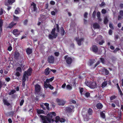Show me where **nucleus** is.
<instances>
[{
	"instance_id": "nucleus-1",
	"label": "nucleus",
	"mask_w": 123,
	"mask_h": 123,
	"mask_svg": "<svg viewBox=\"0 0 123 123\" xmlns=\"http://www.w3.org/2000/svg\"><path fill=\"white\" fill-rule=\"evenodd\" d=\"M56 115V113L54 112H49L47 116L40 115V117L41 118L43 123H50L51 122H53L55 119L53 118Z\"/></svg>"
},
{
	"instance_id": "nucleus-2",
	"label": "nucleus",
	"mask_w": 123,
	"mask_h": 123,
	"mask_svg": "<svg viewBox=\"0 0 123 123\" xmlns=\"http://www.w3.org/2000/svg\"><path fill=\"white\" fill-rule=\"evenodd\" d=\"M13 56L14 58L19 62H21L23 60V55H20L19 53L17 51H16L14 52Z\"/></svg>"
},
{
	"instance_id": "nucleus-3",
	"label": "nucleus",
	"mask_w": 123,
	"mask_h": 123,
	"mask_svg": "<svg viewBox=\"0 0 123 123\" xmlns=\"http://www.w3.org/2000/svg\"><path fill=\"white\" fill-rule=\"evenodd\" d=\"M56 29L54 28L52 30L51 34H49L48 36L50 40H53L56 38L57 36V33L55 32Z\"/></svg>"
},
{
	"instance_id": "nucleus-4",
	"label": "nucleus",
	"mask_w": 123,
	"mask_h": 123,
	"mask_svg": "<svg viewBox=\"0 0 123 123\" xmlns=\"http://www.w3.org/2000/svg\"><path fill=\"white\" fill-rule=\"evenodd\" d=\"M65 111L66 112L68 113H70L74 112V107L73 105H70L65 108Z\"/></svg>"
},
{
	"instance_id": "nucleus-5",
	"label": "nucleus",
	"mask_w": 123,
	"mask_h": 123,
	"mask_svg": "<svg viewBox=\"0 0 123 123\" xmlns=\"http://www.w3.org/2000/svg\"><path fill=\"white\" fill-rule=\"evenodd\" d=\"M85 83L87 86L91 88H94L96 87V84L95 82L91 81L88 82L87 81H86Z\"/></svg>"
},
{
	"instance_id": "nucleus-6",
	"label": "nucleus",
	"mask_w": 123,
	"mask_h": 123,
	"mask_svg": "<svg viewBox=\"0 0 123 123\" xmlns=\"http://www.w3.org/2000/svg\"><path fill=\"white\" fill-rule=\"evenodd\" d=\"M64 58L66 60V62L68 65H70L72 62L73 59L70 57H68V55H66L64 57Z\"/></svg>"
},
{
	"instance_id": "nucleus-7",
	"label": "nucleus",
	"mask_w": 123,
	"mask_h": 123,
	"mask_svg": "<svg viewBox=\"0 0 123 123\" xmlns=\"http://www.w3.org/2000/svg\"><path fill=\"white\" fill-rule=\"evenodd\" d=\"M90 50L96 53L98 51V49L96 45H94L90 48Z\"/></svg>"
},
{
	"instance_id": "nucleus-8",
	"label": "nucleus",
	"mask_w": 123,
	"mask_h": 123,
	"mask_svg": "<svg viewBox=\"0 0 123 123\" xmlns=\"http://www.w3.org/2000/svg\"><path fill=\"white\" fill-rule=\"evenodd\" d=\"M54 57L53 56L51 55L48 57L47 61L49 63H53L54 62Z\"/></svg>"
},
{
	"instance_id": "nucleus-9",
	"label": "nucleus",
	"mask_w": 123,
	"mask_h": 123,
	"mask_svg": "<svg viewBox=\"0 0 123 123\" xmlns=\"http://www.w3.org/2000/svg\"><path fill=\"white\" fill-rule=\"evenodd\" d=\"M31 6L32 12H36L37 8L36 4L34 2H32L31 4Z\"/></svg>"
},
{
	"instance_id": "nucleus-10",
	"label": "nucleus",
	"mask_w": 123,
	"mask_h": 123,
	"mask_svg": "<svg viewBox=\"0 0 123 123\" xmlns=\"http://www.w3.org/2000/svg\"><path fill=\"white\" fill-rule=\"evenodd\" d=\"M20 32L19 31L18 29H15L13 30L12 31V33L15 37H18L20 34Z\"/></svg>"
},
{
	"instance_id": "nucleus-11",
	"label": "nucleus",
	"mask_w": 123,
	"mask_h": 123,
	"mask_svg": "<svg viewBox=\"0 0 123 123\" xmlns=\"http://www.w3.org/2000/svg\"><path fill=\"white\" fill-rule=\"evenodd\" d=\"M75 40L77 43L78 45L80 46L81 45V43L84 40V38L83 37L81 38L80 39H79L77 37H76L75 38Z\"/></svg>"
},
{
	"instance_id": "nucleus-12",
	"label": "nucleus",
	"mask_w": 123,
	"mask_h": 123,
	"mask_svg": "<svg viewBox=\"0 0 123 123\" xmlns=\"http://www.w3.org/2000/svg\"><path fill=\"white\" fill-rule=\"evenodd\" d=\"M56 100L59 105H63L65 103V102L62 100H61L57 98L56 99Z\"/></svg>"
},
{
	"instance_id": "nucleus-13",
	"label": "nucleus",
	"mask_w": 123,
	"mask_h": 123,
	"mask_svg": "<svg viewBox=\"0 0 123 123\" xmlns=\"http://www.w3.org/2000/svg\"><path fill=\"white\" fill-rule=\"evenodd\" d=\"M44 87V88H49L51 90H53L54 88L53 86H52L51 85H50V84H48L45 82V83Z\"/></svg>"
},
{
	"instance_id": "nucleus-14",
	"label": "nucleus",
	"mask_w": 123,
	"mask_h": 123,
	"mask_svg": "<svg viewBox=\"0 0 123 123\" xmlns=\"http://www.w3.org/2000/svg\"><path fill=\"white\" fill-rule=\"evenodd\" d=\"M35 91L36 92L38 93L40 92L41 89V87L39 85L37 84L35 86Z\"/></svg>"
},
{
	"instance_id": "nucleus-15",
	"label": "nucleus",
	"mask_w": 123,
	"mask_h": 123,
	"mask_svg": "<svg viewBox=\"0 0 123 123\" xmlns=\"http://www.w3.org/2000/svg\"><path fill=\"white\" fill-rule=\"evenodd\" d=\"M32 72L31 68L29 69L27 71H25L24 74H25L26 75H27L28 76H31V75Z\"/></svg>"
},
{
	"instance_id": "nucleus-16",
	"label": "nucleus",
	"mask_w": 123,
	"mask_h": 123,
	"mask_svg": "<svg viewBox=\"0 0 123 123\" xmlns=\"http://www.w3.org/2000/svg\"><path fill=\"white\" fill-rule=\"evenodd\" d=\"M16 25V23L12 21L9 24V25L7 27V28L11 29L15 25Z\"/></svg>"
},
{
	"instance_id": "nucleus-17",
	"label": "nucleus",
	"mask_w": 123,
	"mask_h": 123,
	"mask_svg": "<svg viewBox=\"0 0 123 123\" xmlns=\"http://www.w3.org/2000/svg\"><path fill=\"white\" fill-rule=\"evenodd\" d=\"M26 51L27 54L29 55L32 53V49L30 48H28L26 49Z\"/></svg>"
},
{
	"instance_id": "nucleus-18",
	"label": "nucleus",
	"mask_w": 123,
	"mask_h": 123,
	"mask_svg": "<svg viewBox=\"0 0 123 123\" xmlns=\"http://www.w3.org/2000/svg\"><path fill=\"white\" fill-rule=\"evenodd\" d=\"M96 107L98 109L100 110L103 108V106L101 103H99L96 104Z\"/></svg>"
},
{
	"instance_id": "nucleus-19",
	"label": "nucleus",
	"mask_w": 123,
	"mask_h": 123,
	"mask_svg": "<svg viewBox=\"0 0 123 123\" xmlns=\"http://www.w3.org/2000/svg\"><path fill=\"white\" fill-rule=\"evenodd\" d=\"M60 32L62 36H63L66 33L65 30L63 27H61L60 28Z\"/></svg>"
},
{
	"instance_id": "nucleus-20",
	"label": "nucleus",
	"mask_w": 123,
	"mask_h": 123,
	"mask_svg": "<svg viewBox=\"0 0 123 123\" xmlns=\"http://www.w3.org/2000/svg\"><path fill=\"white\" fill-rule=\"evenodd\" d=\"M3 102L5 105L7 106H9L10 105V104L8 102L7 100L5 99H3Z\"/></svg>"
},
{
	"instance_id": "nucleus-21",
	"label": "nucleus",
	"mask_w": 123,
	"mask_h": 123,
	"mask_svg": "<svg viewBox=\"0 0 123 123\" xmlns=\"http://www.w3.org/2000/svg\"><path fill=\"white\" fill-rule=\"evenodd\" d=\"M49 70V68L48 67L47 68L45 69L44 73L46 75H47L49 74L50 72Z\"/></svg>"
},
{
	"instance_id": "nucleus-22",
	"label": "nucleus",
	"mask_w": 123,
	"mask_h": 123,
	"mask_svg": "<svg viewBox=\"0 0 123 123\" xmlns=\"http://www.w3.org/2000/svg\"><path fill=\"white\" fill-rule=\"evenodd\" d=\"M93 27L94 28L99 29L100 28V26L98 23H95L93 24Z\"/></svg>"
},
{
	"instance_id": "nucleus-23",
	"label": "nucleus",
	"mask_w": 123,
	"mask_h": 123,
	"mask_svg": "<svg viewBox=\"0 0 123 123\" xmlns=\"http://www.w3.org/2000/svg\"><path fill=\"white\" fill-rule=\"evenodd\" d=\"M87 113L89 115H92L93 111L91 109L89 108L88 109L87 111Z\"/></svg>"
},
{
	"instance_id": "nucleus-24",
	"label": "nucleus",
	"mask_w": 123,
	"mask_h": 123,
	"mask_svg": "<svg viewBox=\"0 0 123 123\" xmlns=\"http://www.w3.org/2000/svg\"><path fill=\"white\" fill-rule=\"evenodd\" d=\"M84 121H87L90 119L89 117L87 115H86L84 116Z\"/></svg>"
},
{
	"instance_id": "nucleus-25",
	"label": "nucleus",
	"mask_w": 123,
	"mask_h": 123,
	"mask_svg": "<svg viewBox=\"0 0 123 123\" xmlns=\"http://www.w3.org/2000/svg\"><path fill=\"white\" fill-rule=\"evenodd\" d=\"M26 78H28L27 76L25 74H24L23 75L22 81H26Z\"/></svg>"
},
{
	"instance_id": "nucleus-26",
	"label": "nucleus",
	"mask_w": 123,
	"mask_h": 123,
	"mask_svg": "<svg viewBox=\"0 0 123 123\" xmlns=\"http://www.w3.org/2000/svg\"><path fill=\"white\" fill-rule=\"evenodd\" d=\"M107 82L106 81H104L102 82L101 87L103 88H104L107 85Z\"/></svg>"
},
{
	"instance_id": "nucleus-27",
	"label": "nucleus",
	"mask_w": 123,
	"mask_h": 123,
	"mask_svg": "<svg viewBox=\"0 0 123 123\" xmlns=\"http://www.w3.org/2000/svg\"><path fill=\"white\" fill-rule=\"evenodd\" d=\"M37 113L38 114H44V111L43 110L37 109Z\"/></svg>"
},
{
	"instance_id": "nucleus-28",
	"label": "nucleus",
	"mask_w": 123,
	"mask_h": 123,
	"mask_svg": "<svg viewBox=\"0 0 123 123\" xmlns=\"http://www.w3.org/2000/svg\"><path fill=\"white\" fill-rule=\"evenodd\" d=\"M55 121L56 123L58 122L59 121L60 117L58 116H56L55 118Z\"/></svg>"
},
{
	"instance_id": "nucleus-29",
	"label": "nucleus",
	"mask_w": 123,
	"mask_h": 123,
	"mask_svg": "<svg viewBox=\"0 0 123 123\" xmlns=\"http://www.w3.org/2000/svg\"><path fill=\"white\" fill-rule=\"evenodd\" d=\"M15 0H8V2L9 5H11L15 2Z\"/></svg>"
},
{
	"instance_id": "nucleus-30",
	"label": "nucleus",
	"mask_w": 123,
	"mask_h": 123,
	"mask_svg": "<svg viewBox=\"0 0 123 123\" xmlns=\"http://www.w3.org/2000/svg\"><path fill=\"white\" fill-rule=\"evenodd\" d=\"M95 61L94 59H91L90 60L89 63L90 66H92L94 63Z\"/></svg>"
},
{
	"instance_id": "nucleus-31",
	"label": "nucleus",
	"mask_w": 123,
	"mask_h": 123,
	"mask_svg": "<svg viewBox=\"0 0 123 123\" xmlns=\"http://www.w3.org/2000/svg\"><path fill=\"white\" fill-rule=\"evenodd\" d=\"M100 115L101 117L103 119L105 118V114L102 111L100 113Z\"/></svg>"
},
{
	"instance_id": "nucleus-32",
	"label": "nucleus",
	"mask_w": 123,
	"mask_h": 123,
	"mask_svg": "<svg viewBox=\"0 0 123 123\" xmlns=\"http://www.w3.org/2000/svg\"><path fill=\"white\" fill-rule=\"evenodd\" d=\"M44 106H45L48 111L49 110V104L48 103H45L44 104Z\"/></svg>"
},
{
	"instance_id": "nucleus-33",
	"label": "nucleus",
	"mask_w": 123,
	"mask_h": 123,
	"mask_svg": "<svg viewBox=\"0 0 123 123\" xmlns=\"http://www.w3.org/2000/svg\"><path fill=\"white\" fill-rule=\"evenodd\" d=\"M108 22V20L106 17H105L104 18V24L106 25Z\"/></svg>"
},
{
	"instance_id": "nucleus-34",
	"label": "nucleus",
	"mask_w": 123,
	"mask_h": 123,
	"mask_svg": "<svg viewBox=\"0 0 123 123\" xmlns=\"http://www.w3.org/2000/svg\"><path fill=\"white\" fill-rule=\"evenodd\" d=\"M13 20L15 21H18L19 19V18L18 17H17L14 15H13Z\"/></svg>"
},
{
	"instance_id": "nucleus-35",
	"label": "nucleus",
	"mask_w": 123,
	"mask_h": 123,
	"mask_svg": "<svg viewBox=\"0 0 123 123\" xmlns=\"http://www.w3.org/2000/svg\"><path fill=\"white\" fill-rule=\"evenodd\" d=\"M117 97V96L115 95H113L111 96L110 98V100H112L115 99Z\"/></svg>"
},
{
	"instance_id": "nucleus-36",
	"label": "nucleus",
	"mask_w": 123,
	"mask_h": 123,
	"mask_svg": "<svg viewBox=\"0 0 123 123\" xmlns=\"http://www.w3.org/2000/svg\"><path fill=\"white\" fill-rule=\"evenodd\" d=\"M15 92L16 91L15 90H12L9 93V95H11L12 94L13 95Z\"/></svg>"
},
{
	"instance_id": "nucleus-37",
	"label": "nucleus",
	"mask_w": 123,
	"mask_h": 123,
	"mask_svg": "<svg viewBox=\"0 0 123 123\" xmlns=\"http://www.w3.org/2000/svg\"><path fill=\"white\" fill-rule=\"evenodd\" d=\"M66 88L67 89L69 90H71L72 89V87L70 85H68L66 86Z\"/></svg>"
},
{
	"instance_id": "nucleus-38",
	"label": "nucleus",
	"mask_w": 123,
	"mask_h": 123,
	"mask_svg": "<svg viewBox=\"0 0 123 123\" xmlns=\"http://www.w3.org/2000/svg\"><path fill=\"white\" fill-rule=\"evenodd\" d=\"M100 60L101 61V62L102 64H104L105 62V61L104 59L102 58H100Z\"/></svg>"
},
{
	"instance_id": "nucleus-39",
	"label": "nucleus",
	"mask_w": 123,
	"mask_h": 123,
	"mask_svg": "<svg viewBox=\"0 0 123 123\" xmlns=\"http://www.w3.org/2000/svg\"><path fill=\"white\" fill-rule=\"evenodd\" d=\"M16 71H19L20 72H21L22 69L20 67H17L16 69Z\"/></svg>"
},
{
	"instance_id": "nucleus-40",
	"label": "nucleus",
	"mask_w": 123,
	"mask_h": 123,
	"mask_svg": "<svg viewBox=\"0 0 123 123\" xmlns=\"http://www.w3.org/2000/svg\"><path fill=\"white\" fill-rule=\"evenodd\" d=\"M56 28L57 30V31L58 32H60V28L59 25L57 24H56Z\"/></svg>"
},
{
	"instance_id": "nucleus-41",
	"label": "nucleus",
	"mask_w": 123,
	"mask_h": 123,
	"mask_svg": "<svg viewBox=\"0 0 123 123\" xmlns=\"http://www.w3.org/2000/svg\"><path fill=\"white\" fill-rule=\"evenodd\" d=\"M24 100L23 99H22L20 103V106H21L23 105L24 103Z\"/></svg>"
},
{
	"instance_id": "nucleus-42",
	"label": "nucleus",
	"mask_w": 123,
	"mask_h": 123,
	"mask_svg": "<svg viewBox=\"0 0 123 123\" xmlns=\"http://www.w3.org/2000/svg\"><path fill=\"white\" fill-rule=\"evenodd\" d=\"M90 95V93L88 92H86L85 93V96L87 98H88Z\"/></svg>"
},
{
	"instance_id": "nucleus-43",
	"label": "nucleus",
	"mask_w": 123,
	"mask_h": 123,
	"mask_svg": "<svg viewBox=\"0 0 123 123\" xmlns=\"http://www.w3.org/2000/svg\"><path fill=\"white\" fill-rule=\"evenodd\" d=\"M3 24V20L2 19H0V27H2Z\"/></svg>"
},
{
	"instance_id": "nucleus-44",
	"label": "nucleus",
	"mask_w": 123,
	"mask_h": 123,
	"mask_svg": "<svg viewBox=\"0 0 123 123\" xmlns=\"http://www.w3.org/2000/svg\"><path fill=\"white\" fill-rule=\"evenodd\" d=\"M12 47L11 45L9 46L7 49V50L9 51H10L12 50Z\"/></svg>"
},
{
	"instance_id": "nucleus-45",
	"label": "nucleus",
	"mask_w": 123,
	"mask_h": 123,
	"mask_svg": "<svg viewBox=\"0 0 123 123\" xmlns=\"http://www.w3.org/2000/svg\"><path fill=\"white\" fill-rule=\"evenodd\" d=\"M50 82V81H49V79H47L46 80V81H44V84H45V82L46 83H47H47H49Z\"/></svg>"
},
{
	"instance_id": "nucleus-46",
	"label": "nucleus",
	"mask_w": 123,
	"mask_h": 123,
	"mask_svg": "<svg viewBox=\"0 0 123 123\" xmlns=\"http://www.w3.org/2000/svg\"><path fill=\"white\" fill-rule=\"evenodd\" d=\"M109 26L110 28L111 29H112L113 30L114 29V28L113 27L112 24L110 23L109 24Z\"/></svg>"
},
{
	"instance_id": "nucleus-47",
	"label": "nucleus",
	"mask_w": 123,
	"mask_h": 123,
	"mask_svg": "<svg viewBox=\"0 0 123 123\" xmlns=\"http://www.w3.org/2000/svg\"><path fill=\"white\" fill-rule=\"evenodd\" d=\"M101 12L103 14H105L106 13V11L104 9H103L102 10Z\"/></svg>"
},
{
	"instance_id": "nucleus-48",
	"label": "nucleus",
	"mask_w": 123,
	"mask_h": 123,
	"mask_svg": "<svg viewBox=\"0 0 123 123\" xmlns=\"http://www.w3.org/2000/svg\"><path fill=\"white\" fill-rule=\"evenodd\" d=\"M12 98L13 99H15L17 97V95L16 94L12 95Z\"/></svg>"
},
{
	"instance_id": "nucleus-49",
	"label": "nucleus",
	"mask_w": 123,
	"mask_h": 123,
	"mask_svg": "<svg viewBox=\"0 0 123 123\" xmlns=\"http://www.w3.org/2000/svg\"><path fill=\"white\" fill-rule=\"evenodd\" d=\"M40 106L43 110H45L46 109V107L45 106L43 105H41Z\"/></svg>"
},
{
	"instance_id": "nucleus-50",
	"label": "nucleus",
	"mask_w": 123,
	"mask_h": 123,
	"mask_svg": "<svg viewBox=\"0 0 123 123\" xmlns=\"http://www.w3.org/2000/svg\"><path fill=\"white\" fill-rule=\"evenodd\" d=\"M28 22V20L27 19H25L24 22H23V24L24 25H27Z\"/></svg>"
},
{
	"instance_id": "nucleus-51",
	"label": "nucleus",
	"mask_w": 123,
	"mask_h": 123,
	"mask_svg": "<svg viewBox=\"0 0 123 123\" xmlns=\"http://www.w3.org/2000/svg\"><path fill=\"white\" fill-rule=\"evenodd\" d=\"M105 72L106 75H108L109 74V71L106 69H105Z\"/></svg>"
},
{
	"instance_id": "nucleus-52",
	"label": "nucleus",
	"mask_w": 123,
	"mask_h": 123,
	"mask_svg": "<svg viewBox=\"0 0 123 123\" xmlns=\"http://www.w3.org/2000/svg\"><path fill=\"white\" fill-rule=\"evenodd\" d=\"M96 14V12L95 11H94L92 14V16L93 18H95V15Z\"/></svg>"
},
{
	"instance_id": "nucleus-53",
	"label": "nucleus",
	"mask_w": 123,
	"mask_h": 123,
	"mask_svg": "<svg viewBox=\"0 0 123 123\" xmlns=\"http://www.w3.org/2000/svg\"><path fill=\"white\" fill-rule=\"evenodd\" d=\"M104 43H105L104 41L103 40H101V42H99L98 43L100 45H102Z\"/></svg>"
},
{
	"instance_id": "nucleus-54",
	"label": "nucleus",
	"mask_w": 123,
	"mask_h": 123,
	"mask_svg": "<svg viewBox=\"0 0 123 123\" xmlns=\"http://www.w3.org/2000/svg\"><path fill=\"white\" fill-rule=\"evenodd\" d=\"M119 36L117 35H116L114 36V39L115 40L118 39L119 38Z\"/></svg>"
},
{
	"instance_id": "nucleus-55",
	"label": "nucleus",
	"mask_w": 123,
	"mask_h": 123,
	"mask_svg": "<svg viewBox=\"0 0 123 123\" xmlns=\"http://www.w3.org/2000/svg\"><path fill=\"white\" fill-rule=\"evenodd\" d=\"M119 92L120 94V95L122 96L123 95V94L121 91L120 89H118Z\"/></svg>"
},
{
	"instance_id": "nucleus-56",
	"label": "nucleus",
	"mask_w": 123,
	"mask_h": 123,
	"mask_svg": "<svg viewBox=\"0 0 123 123\" xmlns=\"http://www.w3.org/2000/svg\"><path fill=\"white\" fill-rule=\"evenodd\" d=\"M54 54L55 56H58L59 55V53L58 52H55L54 53Z\"/></svg>"
},
{
	"instance_id": "nucleus-57",
	"label": "nucleus",
	"mask_w": 123,
	"mask_h": 123,
	"mask_svg": "<svg viewBox=\"0 0 123 123\" xmlns=\"http://www.w3.org/2000/svg\"><path fill=\"white\" fill-rule=\"evenodd\" d=\"M15 75L18 77H19L20 76V74L19 72H16L15 74Z\"/></svg>"
},
{
	"instance_id": "nucleus-58",
	"label": "nucleus",
	"mask_w": 123,
	"mask_h": 123,
	"mask_svg": "<svg viewBox=\"0 0 123 123\" xmlns=\"http://www.w3.org/2000/svg\"><path fill=\"white\" fill-rule=\"evenodd\" d=\"M3 13V10L2 8H1L0 11V15H2Z\"/></svg>"
},
{
	"instance_id": "nucleus-59",
	"label": "nucleus",
	"mask_w": 123,
	"mask_h": 123,
	"mask_svg": "<svg viewBox=\"0 0 123 123\" xmlns=\"http://www.w3.org/2000/svg\"><path fill=\"white\" fill-rule=\"evenodd\" d=\"M50 4L52 5H54L55 4V2L51 0L50 2Z\"/></svg>"
},
{
	"instance_id": "nucleus-60",
	"label": "nucleus",
	"mask_w": 123,
	"mask_h": 123,
	"mask_svg": "<svg viewBox=\"0 0 123 123\" xmlns=\"http://www.w3.org/2000/svg\"><path fill=\"white\" fill-rule=\"evenodd\" d=\"M5 80L7 82H9L10 80V78L8 77L5 78Z\"/></svg>"
},
{
	"instance_id": "nucleus-61",
	"label": "nucleus",
	"mask_w": 123,
	"mask_h": 123,
	"mask_svg": "<svg viewBox=\"0 0 123 123\" xmlns=\"http://www.w3.org/2000/svg\"><path fill=\"white\" fill-rule=\"evenodd\" d=\"M59 121L61 123L63 122H64L65 120L63 118H60Z\"/></svg>"
},
{
	"instance_id": "nucleus-62",
	"label": "nucleus",
	"mask_w": 123,
	"mask_h": 123,
	"mask_svg": "<svg viewBox=\"0 0 123 123\" xmlns=\"http://www.w3.org/2000/svg\"><path fill=\"white\" fill-rule=\"evenodd\" d=\"M100 63V62L99 61H98L95 64L94 67L95 68Z\"/></svg>"
},
{
	"instance_id": "nucleus-63",
	"label": "nucleus",
	"mask_w": 123,
	"mask_h": 123,
	"mask_svg": "<svg viewBox=\"0 0 123 123\" xmlns=\"http://www.w3.org/2000/svg\"><path fill=\"white\" fill-rule=\"evenodd\" d=\"M88 13L87 12H85L84 14V17L85 18H87V15Z\"/></svg>"
},
{
	"instance_id": "nucleus-64",
	"label": "nucleus",
	"mask_w": 123,
	"mask_h": 123,
	"mask_svg": "<svg viewBox=\"0 0 123 123\" xmlns=\"http://www.w3.org/2000/svg\"><path fill=\"white\" fill-rule=\"evenodd\" d=\"M119 14L121 16H123V10H120L119 11Z\"/></svg>"
}]
</instances>
